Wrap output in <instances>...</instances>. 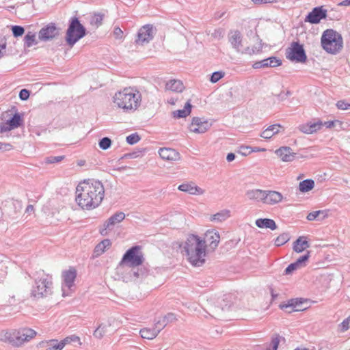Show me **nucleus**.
I'll return each mask as SVG.
<instances>
[{
  "instance_id": "nucleus-29",
  "label": "nucleus",
  "mask_w": 350,
  "mask_h": 350,
  "mask_svg": "<svg viewBox=\"0 0 350 350\" xmlns=\"http://www.w3.org/2000/svg\"><path fill=\"white\" fill-rule=\"evenodd\" d=\"M265 191L261 189H251L245 193V196L250 200L262 202L264 200Z\"/></svg>"
},
{
  "instance_id": "nucleus-6",
  "label": "nucleus",
  "mask_w": 350,
  "mask_h": 350,
  "mask_svg": "<svg viewBox=\"0 0 350 350\" xmlns=\"http://www.w3.org/2000/svg\"><path fill=\"white\" fill-rule=\"evenodd\" d=\"M141 250L139 245L133 246L125 252L120 262L133 267V275L137 278L146 275L148 271L146 269H137V270L135 269L136 267L141 265L144 260Z\"/></svg>"
},
{
  "instance_id": "nucleus-45",
  "label": "nucleus",
  "mask_w": 350,
  "mask_h": 350,
  "mask_svg": "<svg viewBox=\"0 0 350 350\" xmlns=\"http://www.w3.org/2000/svg\"><path fill=\"white\" fill-rule=\"evenodd\" d=\"M140 140L139 135L137 133H132L128 135L126 138V141L129 144L133 145L137 144Z\"/></svg>"
},
{
  "instance_id": "nucleus-22",
  "label": "nucleus",
  "mask_w": 350,
  "mask_h": 350,
  "mask_svg": "<svg viewBox=\"0 0 350 350\" xmlns=\"http://www.w3.org/2000/svg\"><path fill=\"white\" fill-rule=\"evenodd\" d=\"M282 195L275 191H265L263 203L275 204L282 201Z\"/></svg>"
},
{
  "instance_id": "nucleus-58",
  "label": "nucleus",
  "mask_w": 350,
  "mask_h": 350,
  "mask_svg": "<svg viewBox=\"0 0 350 350\" xmlns=\"http://www.w3.org/2000/svg\"><path fill=\"white\" fill-rule=\"evenodd\" d=\"M252 1L256 5L271 3L276 2L277 0H252Z\"/></svg>"
},
{
  "instance_id": "nucleus-24",
  "label": "nucleus",
  "mask_w": 350,
  "mask_h": 350,
  "mask_svg": "<svg viewBox=\"0 0 350 350\" xmlns=\"http://www.w3.org/2000/svg\"><path fill=\"white\" fill-rule=\"evenodd\" d=\"M306 262V254L299 257L295 262L290 264L285 269L284 273L290 275L295 270L304 267Z\"/></svg>"
},
{
  "instance_id": "nucleus-4",
  "label": "nucleus",
  "mask_w": 350,
  "mask_h": 350,
  "mask_svg": "<svg viewBox=\"0 0 350 350\" xmlns=\"http://www.w3.org/2000/svg\"><path fill=\"white\" fill-rule=\"evenodd\" d=\"M34 284L32 286L30 296L34 299H40L53 293L52 275L46 273L43 270L35 272L32 276Z\"/></svg>"
},
{
  "instance_id": "nucleus-37",
  "label": "nucleus",
  "mask_w": 350,
  "mask_h": 350,
  "mask_svg": "<svg viewBox=\"0 0 350 350\" xmlns=\"http://www.w3.org/2000/svg\"><path fill=\"white\" fill-rule=\"evenodd\" d=\"M157 332V330H155L153 327L152 328H143L140 330L139 333L143 338L152 340L158 335Z\"/></svg>"
},
{
  "instance_id": "nucleus-15",
  "label": "nucleus",
  "mask_w": 350,
  "mask_h": 350,
  "mask_svg": "<svg viewBox=\"0 0 350 350\" xmlns=\"http://www.w3.org/2000/svg\"><path fill=\"white\" fill-rule=\"evenodd\" d=\"M327 18V10L323 6H317L312 9L308 14V23L311 24H318L322 19Z\"/></svg>"
},
{
  "instance_id": "nucleus-16",
  "label": "nucleus",
  "mask_w": 350,
  "mask_h": 350,
  "mask_svg": "<svg viewBox=\"0 0 350 350\" xmlns=\"http://www.w3.org/2000/svg\"><path fill=\"white\" fill-rule=\"evenodd\" d=\"M152 38V25H146L139 29L137 33V39L136 40V42L140 44H143L145 42H148Z\"/></svg>"
},
{
  "instance_id": "nucleus-46",
  "label": "nucleus",
  "mask_w": 350,
  "mask_h": 350,
  "mask_svg": "<svg viewBox=\"0 0 350 350\" xmlns=\"http://www.w3.org/2000/svg\"><path fill=\"white\" fill-rule=\"evenodd\" d=\"M106 333V326L99 325L94 332V336L97 338H101Z\"/></svg>"
},
{
  "instance_id": "nucleus-2",
  "label": "nucleus",
  "mask_w": 350,
  "mask_h": 350,
  "mask_svg": "<svg viewBox=\"0 0 350 350\" xmlns=\"http://www.w3.org/2000/svg\"><path fill=\"white\" fill-rule=\"evenodd\" d=\"M206 247L205 240L197 235L189 234L183 245V252L192 265L200 267L205 262Z\"/></svg>"
},
{
  "instance_id": "nucleus-26",
  "label": "nucleus",
  "mask_w": 350,
  "mask_h": 350,
  "mask_svg": "<svg viewBox=\"0 0 350 350\" xmlns=\"http://www.w3.org/2000/svg\"><path fill=\"white\" fill-rule=\"evenodd\" d=\"M38 347L43 348L44 350H62L59 342L57 339H50L42 340L39 342Z\"/></svg>"
},
{
  "instance_id": "nucleus-13",
  "label": "nucleus",
  "mask_w": 350,
  "mask_h": 350,
  "mask_svg": "<svg viewBox=\"0 0 350 350\" xmlns=\"http://www.w3.org/2000/svg\"><path fill=\"white\" fill-rule=\"evenodd\" d=\"M22 206L21 201L12 200L5 206L4 212L10 219L14 220L19 217Z\"/></svg>"
},
{
  "instance_id": "nucleus-14",
  "label": "nucleus",
  "mask_w": 350,
  "mask_h": 350,
  "mask_svg": "<svg viewBox=\"0 0 350 350\" xmlns=\"http://www.w3.org/2000/svg\"><path fill=\"white\" fill-rule=\"evenodd\" d=\"M59 34V31L55 23H50L42 27L39 33L38 38L40 40L47 41L53 39Z\"/></svg>"
},
{
  "instance_id": "nucleus-27",
  "label": "nucleus",
  "mask_w": 350,
  "mask_h": 350,
  "mask_svg": "<svg viewBox=\"0 0 350 350\" xmlns=\"http://www.w3.org/2000/svg\"><path fill=\"white\" fill-rule=\"evenodd\" d=\"M319 246L321 247V250L319 252V254L320 256H323L325 260L328 262H331L332 260H334V252L333 250H336V248L334 247L333 245H319Z\"/></svg>"
},
{
  "instance_id": "nucleus-61",
  "label": "nucleus",
  "mask_w": 350,
  "mask_h": 350,
  "mask_svg": "<svg viewBox=\"0 0 350 350\" xmlns=\"http://www.w3.org/2000/svg\"><path fill=\"white\" fill-rule=\"evenodd\" d=\"M299 189L303 193L306 192V180H304L299 183Z\"/></svg>"
},
{
  "instance_id": "nucleus-32",
  "label": "nucleus",
  "mask_w": 350,
  "mask_h": 350,
  "mask_svg": "<svg viewBox=\"0 0 350 350\" xmlns=\"http://www.w3.org/2000/svg\"><path fill=\"white\" fill-rule=\"evenodd\" d=\"M165 88L168 90L181 92L184 90L185 87L181 81L172 79L166 83Z\"/></svg>"
},
{
  "instance_id": "nucleus-50",
  "label": "nucleus",
  "mask_w": 350,
  "mask_h": 350,
  "mask_svg": "<svg viewBox=\"0 0 350 350\" xmlns=\"http://www.w3.org/2000/svg\"><path fill=\"white\" fill-rule=\"evenodd\" d=\"M64 156H51L46 159V163H56L62 161Z\"/></svg>"
},
{
  "instance_id": "nucleus-54",
  "label": "nucleus",
  "mask_w": 350,
  "mask_h": 350,
  "mask_svg": "<svg viewBox=\"0 0 350 350\" xmlns=\"http://www.w3.org/2000/svg\"><path fill=\"white\" fill-rule=\"evenodd\" d=\"M29 97V91L26 89H22L19 92V98L22 100H26Z\"/></svg>"
},
{
  "instance_id": "nucleus-51",
  "label": "nucleus",
  "mask_w": 350,
  "mask_h": 350,
  "mask_svg": "<svg viewBox=\"0 0 350 350\" xmlns=\"http://www.w3.org/2000/svg\"><path fill=\"white\" fill-rule=\"evenodd\" d=\"M336 105L338 109H341V110L350 109V103H347L345 100H338L336 103Z\"/></svg>"
},
{
  "instance_id": "nucleus-11",
  "label": "nucleus",
  "mask_w": 350,
  "mask_h": 350,
  "mask_svg": "<svg viewBox=\"0 0 350 350\" xmlns=\"http://www.w3.org/2000/svg\"><path fill=\"white\" fill-rule=\"evenodd\" d=\"M305 302H306V299L294 298L288 300L287 302L280 304L279 307L288 313L295 311H303L306 309L302 307Z\"/></svg>"
},
{
  "instance_id": "nucleus-48",
  "label": "nucleus",
  "mask_w": 350,
  "mask_h": 350,
  "mask_svg": "<svg viewBox=\"0 0 350 350\" xmlns=\"http://www.w3.org/2000/svg\"><path fill=\"white\" fill-rule=\"evenodd\" d=\"M262 48V45L261 42H260L258 46H254L252 48L247 47L246 49H245L243 53L245 54H249V55L258 53L260 51H261Z\"/></svg>"
},
{
  "instance_id": "nucleus-38",
  "label": "nucleus",
  "mask_w": 350,
  "mask_h": 350,
  "mask_svg": "<svg viewBox=\"0 0 350 350\" xmlns=\"http://www.w3.org/2000/svg\"><path fill=\"white\" fill-rule=\"evenodd\" d=\"M7 121L13 129L18 128L23 124L21 115L18 113H16L13 117Z\"/></svg>"
},
{
  "instance_id": "nucleus-12",
  "label": "nucleus",
  "mask_w": 350,
  "mask_h": 350,
  "mask_svg": "<svg viewBox=\"0 0 350 350\" xmlns=\"http://www.w3.org/2000/svg\"><path fill=\"white\" fill-rule=\"evenodd\" d=\"M211 126V124L204 118L194 117L189 126L191 132L196 133H204Z\"/></svg>"
},
{
  "instance_id": "nucleus-59",
  "label": "nucleus",
  "mask_w": 350,
  "mask_h": 350,
  "mask_svg": "<svg viewBox=\"0 0 350 350\" xmlns=\"http://www.w3.org/2000/svg\"><path fill=\"white\" fill-rule=\"evenodd\" d=\"M0 146H1L0 150L6 151V150H10L12 149V146L8 143L0 142Z\"/></svg>"
},
{
  "instance_id": "nucleus-41",
  "label": "nucleus",
  "mask_w": 350,
  "mask_h": 350,
  "mask_svg": "<svg viewBox=\"0 0 350 350\" xmlns=\"http://www.w3.org/2000/svg\"><path fill=\"white\" fill-rule=\"evenodd\" d=\"M290 239L288 233H282L279 235L275 240V245L276 246H281L288 242Z\"/></svg>"
},
{
  "instance_id": "nucleus-33",
  "label": "nucleus",
  "mask_w": 350,
  "mask_h": 350,
  "mask_svg": "<svg viewBox=\"0 0 350 350\" xmlns=\"http://www.w3.org/2000/svg\"><path fill=\"white\" fill-rule=\"evenodd\" d=\"M191 111V105L190 101L185 103V107L183 109H178L173 111V117L175 118H185L189 116Z\"/></svg>"
},
{
  "instance_id": "nucleus-31",
  "label": "nucleus",
  "mask_w": 350,
  "mask_h": 350,
  "mask_svg": "<svg viewBox=\"0 0 350 350\" xmlns=\"http://www.w3.org/2000/svg\"><path fill=\"white\" fill-rule=\"evenodd\" d=\"M111 245V242L109 239H106L100 241L94 248V257H98L103 254L107 248Z\"/></svg>"
},
{
  "instance_id": "nucleus-18",
  "label": "nucleus",
  "mask_w": 350,
  "mask_h": 350,
  "mask_svg": "<svg viewBox=\"0 0 350 350\" xmlns=\"http://www.w3.org/2000/svg\"><path fill=\"white\" fill-rule=\"evenodd\" d=\"M178 189L191 195H202L204 190L197 186L193 181L186 182L178 187Z\"/></svg>"
},
{
  "instance_id": "nucleus-64",
  "label": "nucleus",
  "mask_w": 350,
  "mask_h": 350,
  "mask_svg": "<svg viewBox=\"0 0 350 350\" xmlns=\"http://www.w3.org/2000/svg\"><path fill=\"white\" fill-rule=\"evenodd\" d=\"M314 187V181L312 179L308 178V191H311Z\"/></svg>"
},
{
  "instance_id": "nucleus-36",
  "label": "nucleus",
  "mask_w": 350,
  "mask_h": 350,
  "mask_svg": "<svg viewBox=\"0 0 350 350\" xmlns=\"http://www.w3.org/2000/svg\"><path fill=\"white\" fill-rule=\"evenodd\" d=\"M327 216L326 210H319L308 214V221L323 220Z\"/></svg>"
},
{
  "instance_id": "nucleus-63",
  "label": "nucleus",
  "mask_w": 350,
  "mask_h": 350,
  "mask_svg": "<svg viewBox=\"0 0 350 350\" xmlns=\"http://www.w3.org/2000/svg\"><path fill=\"white\" fill-rule=\"evenodd\" d=\"M336 122L337 120L327 121L323 123V126H325L326 128L331 129L335 126Z\"/></svg>"
},
{
  "instance_id": "nucleus-56",
  "label": "nucleus",
  "mask_w": 350,
  "mask_h": 350,
  "mask_svg": "<svg viewBox=\"0 0 350 350\" xmlns=\"http://www.w3.org/2000/svg\"><path fill=\"white\" fill-rule=\"evenodd\" d=\"M341 326V330L342 331H346L349 329L350 327V318H347L340 324Z\"/></svg>"
},
{
  "instance_id": "nucleus-35",
  "label": "nucleus",
  "mask_w": 350,
  "mask_h": 350,
  "mask_svg": "<svg viewBox=\"0 0 350 350\" xmlns=\"http://www.w3.org/2000/svg\"><path fill=\"white\" fill-rule=\"evenodd\" d=\"M230 217V211L227 209L222 210L213 215H212L211 220L214 221L221 222L225 221Z\"/></svg>"
},
{
  "instance_id": "nucleus-28",
  "label": "nucleus",
  "mask_w": 350,
  "mask_h": 350,
  "mask_svg": "<svg viewBox=\"0 0 350 350\" xmlns=\"http://www.w3.org/2000/svg\"><path fill=\"white\" fill-rule=\"evenodd\" d=\"M282 128L279 124L270 125L260 133V137L267 139H271L273 135L279 133Z\"/></svg>"
},
{
  "instance_id": "nucleus-57",
  "label": "nucleus",
  "mask_w": 350,
  "mask_h": 350,
  "mask_svg": "<svg viewBox=\"0 0 350 350\" xmlns=\"http://www.w3.org/2000/svg\"><path fill=\"white\" fill-rule=\"evenodd\" d=\"M113 35L116 39H121L123 36V31L120 27H116L114 28Z\"/></svg>"
},
{
  "instance_id": "nucleus-5",
  "label": "nucleus",
  "mask_w": 350,
  "mask_h": 350,
  "mask_svg": "<svg viewBox=\"0 0 350 350\" xmlns=\"http://www.w3.org/2000/svg\"><path fill=\"white\" fill-rule=\"evenodd\" d=\"M37 332L27 327L0 331V341L19 347L36 337Z\"/></svg>"
},
{
  "instance_id": "nucleus-30",
  "label": "nucleus",
  "mask_w": 350,
  "mask_h": 350,
  "mask_svg": "<svg viewBox=\"0 0 350 350\" xmlns=\"http://www.w3.org/2000/svg\"><path fill=\"white\" fill-rule=\"evenodd\" d=\"M255 224L260 228H269L272 230L277 228L275 221L271 219L260 218L256 220Z\"/></svg>"
},
{
  "instance_id": "nucleus-21",
  "label": "nucleus",
  "mask_w": 350,
  "mask_h": 350,
  "mask_svg": "<svg viewBox=\"0 0 350 350\" xmlns=\"http://www.w3.org/2000/svg\"><path fill=\"white\" fill-rule=\"evenodd\" d=\"M161 158L165 161H178L180 159V154L176 150L170 148H161L159 150Z\"/></svg>"
},
{
  "instance_id": "nucleus-60",
  "label": "nucleus",
  "mask_w": 350,
  "mask_h": 350,
  "mask_svg": "<svg viewBox=\"0 0 350 350\" xmlns=\"http://www.w3.org/2000/svg\"><path fill=\"white\" fill-rule=\"evenodd\" d=\"M70 339V343L78 342L80 345H81L80 338L76 335H70L68 336Z\"/></svg>"
},
{
  "instance_id": "nucleus-10",
  "label": "nucleus",
  "mask_w": 350,
  "mask_h": 350,
  "mask_svg": "<svg viewBox=\"0 0 350 350\" xmlns=\"http://www.w3.org/2000/svg\"><path fill=\"white\" fill-rule=\"evenodd\" d=\"M285 55L286 59L295 62H305L306 55L302 44L297 42H293L291 46L286 49Z\"/></svg>"
},
{
  "instance_id": "nucleus-39",
  "label": "nucleus",
  "mask_w": 350,
  "mask_h": 350,
  "mask_svg": "<svg viewBox=\"0 0 350 350\" xmlns=\"http://www.w3.org/2000/svg\"><path fill=\"white\" fill-rule=\"evenodd\" d=\"M323 126V122L319 120L316 122H308V134H312L321 130Z\"/></svg>"
},
{
  "instance_id": "nucleus-8",
  "label": "nucleus",
  "mask_w": 350,
  "mask_h": 350,
  "mask_svg": "<svg viewBox=\"0 0 350 350\" xmlns=\"http://www.w3.org/2000/svg\"><path fill=\"white\" fill-rule=\"evenodd\" d=\"M86 35L85 28L77 17L71 18L66 33V41L70 47H72L80 39Z\"/></svg>"
},
{
  "instance_id": "nucleus-1",
  "label": "nucleus",
  "mask_w": 350,
  "mask_h": 350,
  "mask_svg": "<svg viewBox=\"0 0 350 350\" xmlns=\"http://www.w3.org/2000/svg\"><path fill=\"white\" fill-rule=\"evenodd\" d=\"M104 196L103 183L99 180H89L77 185L75 200L82 209L92 210L100 204Z\"/></svg>"
},
{
  "instance_id": "nucleus-53",
  "label": "nucleus",
  "mask_w": 350,
  "mask_h": 350,
  "mask_svg": "<svg viewBox=\"0 0 350 350\" xmlns=\"http://www.w3.org/2000/svg\"><path fill=\"white\" fill-rule=\"evenodd\" d=\"M162 319L163 320H165V321H166L167 324L172 323L176 320V317L175 314L173 313H171V312L168 313L165 316L163 317Z\"/></svg>"
},
{
  "instance_id": "nucleus-44",
  "label": "nucleus",
  "mask_w": 350,
  "mask_h": 350,
  "mask_svg": "<svg viewBox=\"0 0 350 350\" xmlns=\"http://www.w3.org/2000/svg\"><path fill=\"white\" fill-rule=\"evenodd\" d=\"M225 76V72L224 71H215L213 72L211 76L210 81L213 83H217L219 80L223 78Z\"/></svg>"
},
{
  "instance_id": "nucleus-3",
  "label": "nucleus",
  "mask_w": 350,
  "mask_h": 350,
  "mask_svg": "<svg viewBox=\"0 0 350 350\" xmlns=\"http://www.w3.org/2000/svg\"><path fill=\"white\" fill-rule=\"evenodd\" d=\"M114 104L124 112L133 113L140 106L142 94L135 88H125L115 93L113 96Z\"/></svg>"
},
{
  "instance_id": "nucleus-17",
  "label": "nucleus",
  "mask_w": 350,
  "mask_h": 350,
  "mask_svg": "<svg viewBox=\"0 0 350 350\" xmlns=\"http://www.w3.org/2000/svg\"><path fill=\"white\" fill-rule=\"evenodd\" d=\"M125 218V214L123 212H118L111 215L105 223L104 228L100 230L102 235L107 234V229L115 226L123 221Z\"/></svg>"
},
{
  "instance_id": "nucleus-62",
  "label": "nucleus",
  "mask_w": 350,
  "mask_h": 350,
  "mask_svg": "<svg viewBox=\"0 0 350 350\" xmlns=\"http://www.w3.org/2000/svg\"><path fill=\"white\" fill-rule=\"evenodd\" d=\"M59 342L62 349H64L66 347V345L71 344L70 342V339L68 336Z\"/></svg>"
},
{
  "instance_id": "nucleus-19",
  "label": "nucleus",
  "mask_w": 350,
  "mask_h": 350,
  "mask_svg": "<svg viewBox=\"0 0 350 350\" xmlns=\"http://www.w3.org/2000/svg\"><path fill=\"white\" fill-rule=\"evenodd\" d=\"M282 64V61L276 57H270L261 61L256 62L252 67L254 69H259L267 67H278Z\"/></svg>"
},
{
  "instance_id": "nucleus-55",
  "label": "nucleus",
  "mask_w": 350,
  "mask_h": 350,
  "mask_svg": "<svg viewBox=\"0 0 350 350\" xmlns=\"http://www.w3.org/2000/svg\"><path fill=\"white\" fill-rule=\"evenodd\" d=\"M12 129H14L9 124V122L8 121L0 125V133H5Z\"/></svg>"
},
{
  "instance_id": "nucleus-25",
  "label": "nucleus",
  "mask_w": 350,
  "mask_h": 350,
  "mask_svg": "<svg viewBox=\"0 0 350 350\" xmlns=\"http://www.w3.org/2000/svg\"><path fill=\"white\" fill-rule=\"evenodd\" d=\"M229 42L236 51H239L240 48L242 46V36L240 31L237 30L230 31Z\"/></svg>"
},
{
  "instance_id": "nucleus-9",
  "label": "nucleus",
  "mask_w": 350,
  "mask_h": 350,
  "mask_svg": "<svg viewBox=\"0 0 350 350\" xmlns=\"http://www.w3.org/2000/svg\"><path fill=\"white\" fill-rule=\"evenodd\" d=\"M77 275V270L73 267H70L68 269L62 271V291L64 297L70 295L74 291Z\"/></svg>"
},
{
  "instance_id": "nucleus-42",
  "label": "nucleus",
  "mask_w": 350,
  "mask_h": 350,
  "mask_svg": "<svg viewBox=\"0 0 350 350\" xmlns=\"http://www.w3.org/2000/svg\"><path fill=\"white\" fill-rule=\"evenodd\" d=\"M104 15L102 14H94L90 21V23L96 27H99L102 25Z\"/></svg>"
},
{
  "instance_id": "nucleus-40",
  "label": "nucleus",
  "mask_w": 350,
  "mask_h": 350,
  "mask_svg": "<svg viewBox=\"0 0 350 350\" xmlns=\"http://www.w3.org/2000/svg\"><path fill=\"white\" fill-rule=\"evenodd\" d=\"M36 35L31 32L27 33L24 38V44L26 47H31L34 44H36Z\"/></svg>"
},
{
  "instance_id": "nucleus-47",
  "label": "nucleus",
  "mask_w": 350,
  "mask_h": 350,
  "mask_svg": "<svg viewBox=\"0 0 350 350\" xmlns=\"http://www.w3.org/2000/svg\"><path fill=\"white\" fill-rule=\"evenodd\" d=\"M165 320H163L162 318L159 319L154 325V327L155 330H157V334L159 333L167 325L166 323Z\"/></svg>"
},
{
  "instance_id": "nucleus-7",
  "label": "nucleus",
  "mask_w": 350,
  "mask_h": 350,
  "mask_svg": "<svg viewBox=\"0 0 350 350\" xmlns=\"http://www.w3.org/2000/svg\"><path fill=\"white\" fill-rule=\"evenodd\" d=\"M322 48L329 54L338 53L343 47V39L340 33L333 29L325 30L321 36Z\"/></svg>"
},
{
  "instance_id": "nucleus-20",
  "label": "nucleus",
  "mask_w": 350,
  "mask_h": 350,
  "mask_svg": "<svg viewBox=\"0 0 350 350\" xmlns=\"http://www.w3.org/2000/svg\"><path fill=\"white\" fill-rule=\"evenodd\" d=\"M275 154L284 162H291L295 158V154L288 146H282L275 151Z\"/></svg>"
},
{
  "instance_id": "nucleus-43",
  "label": "nucleus",
  "mask_w": 350,
  "mask_h": 350,
  "mask_svg": "<svg viewBox=\"0 0 350 350\" xmlns=\"http://www.w3.org/2000/svg\"><path fill=\"white\" fill-rule=\"evenodd\" d=\"M98 145L102 150H107L111 146V140L110 138L105 137L99 141Z\"/></svg>"
},
{
  "instance_id": "nucleus-52",
  "label": "nucleus",
  "mask_w": 350,
  "mask_h": 350,
  "mask_svg": "<svg viewBox=\"0 0 350 350\" xmlns=\"http://www.w3.org/2000/svg\"><path fill=\"white\" fill-rule=\"evenodd\" d=\"M252 150H251V147L247 146H241L238 150V153L241 154L243 156H247L250 154Z\"/></svg>"
},
{
  "instance_id": "nucleus-49",
  "label": "nucleus",
  "mask_w": 350,
  "mask_h": 350,
  "mask_svg": "<svg viewBox=\"0 0 350 350\" xmlns=\"http://www.w3.org/2000/svg\"><path fill=\"white\" fill-rule=\"evenodd\" d=\"M12 33L14 37L21 36L25 31V29L23 27L19 25H14L12 27Z\"/></svg>"
},
{
  "instance_id": "nucleus-23",
  "label": "nucleus",
  "mask_w": 350,
  "mask_h": 350,
  "mask_svg": "<svg viewBox=\"0 0 350 350\" xmlns=\"http://www.w3.org/2000/svg\"><path fill=\"white\" fill-rule=\"evenodd\" d=\"M205 242H209V247L215 250L218 246L220 236L218 232L214 230H209L205 234Z\"/></svg>"
},
{
  "instance_id": "nucleus-34",
  "label": "nucleus",
  "mask_w": 350,
  "mask_h": 350,
  "mask_svg": "<svg viewBox=\"0 0 350 350\" xmlns=\"http://www.w3.org/2000/svg\"><path fill=\"white\" fill-rule=\"evenodd\" d=\"M293 250L300 253L306 249V237H300L293 243Z\"/></svg>"
}]
</instances>
